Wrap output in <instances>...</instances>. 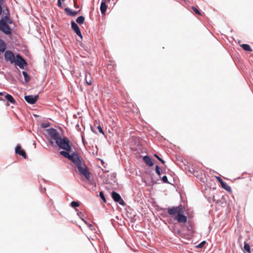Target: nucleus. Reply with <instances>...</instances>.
Masks as SVG:
<instances>
[{
	"label": "nucleus",
	"mask_w": 253,
	"mask_h": 253,
	"mask_svg": "<svg viewBox=\"0 0 253 253\" xmlns=\"http://www.w3.org/2000/svg\"><path fill=\"white\" fill-rule=\"evenodd\" d=\"M159 161H161V163H162L163 164H165V161H164L163 159H162L161 158L160 159V160Z\"/></svg>",
	"instance_id": "nucleus-35"
},
{
	"label": "nucleus",
	"mask_w": 253,
	"mask_h": 253,
	"mask_svg": "<svg viewBox=\"0 0 253 253\" xmlns=\"http://www.w3.org/2000/svg\"><path fill=\"white\" fill-rule=\"evenodd\" d=\"M46 132L50 138L52 140H54L56 143L61 137L60 134L57 130L53 128H50L46 129Z\"/></svg>",
	"instance_id": "nucleus-5"
},
{
	"label": "nucleus",
	"mask_w": 253,
	"mask_h": 253,
	"mask_svg": "<svg viewBox=\"0 0 253 253\" xmlns=\"http://www.w3.org/2000/svg\"><path fill=\"white\" fill-rule=\"evenodd\" d=\"M51 144H53V142L52 141H50Z\"/></svg>",
	"instance_id": "nucleus-39"
},
{
	"label": "nucleus",
	"mask_w": 253,
	"mask_h": 253,
	"mask_svg": "<svg viewBox=\"0 0 253 253\" xmlns=\"http://www.w3.org/2000/svg\"><path fill=\"white\" fill-rule=\"evenodd\" d=\"M22 74L24 77L25 82H28L30 80V78L29 76L28 75V74L25 71H23Z\"/></svg>",
	"instance_id": "nucleus-21"
},
{
	"label": "nucleus",
	"mask_w": 253,
	"mask_h": 253,
	"mask_svg": "<svg viewBox=\"0 0 253 253\" xmlns=\"http://www.w3.org/2000/svg\"><path fill=\"white\" fill-rule=\"evenodd\" d=\"M76 22L79 24H82L84 22V17L83 16L78 17L76 19Z\"/></svg>",
	"instance_id": "nucleus-19"
},
{
	"label": "nucleus",
	"mask_w": 253,
	"mask_h": 253,
	"mask_svg": "<svg viewBox=\"0 0 253 253\" xmlns=\"http://www.w3.org/2000/svg\"><path fill=\"white\" fill-rule=\"evenodd\" d=\"M143 160L145 164L149 167H152L153 166L154 164L151 160V159L148 156H145L143 157Z\"/></svg>",
	"instance_id": "nucleus-13"
},
{
	"label": "nucleus",
	"mask_w": 253,
	"mask_h": 253,
	"mask_svg": "<svg viewBox=\"0 0 253 253\" xmlns=\"http://www.w3.org/2000/svg\"><path fill=\"white\" fill-rule=\"evenodd\" d=\"M74 5L75 7H76V8L78 7V6L77 5V0H74Z\"/></svg>",
	"instance_id": "nucleus-32"
},
{
	"label": "nucleus",
	"mask_w": 253,
	"mask_h": 253,
	"mask_svg": "<svg viewBox=\"0 0 253 253\" xmlns=\"http://www.w3.org/2000/svg\"><path fill=\"white\" fill-rule=\"evenodd\" d=\"M42 126L43 127H47V126H46V125H44V124H43V125H42Z\"/></svg>",
	"instance_id": "nucleus-36"
},
{
	"label": "nucleus",
	"mask_w": 253,
	"mask_h": 253,
	"mask_svg": "<svg viewBox=\"0 0 253 253\" xmlns=\"http://www.w3.org/2000/svg\"><path fill=\"white\" fill-rule=\"evenodd\" d=\"M192 9L197 14H198L199 15H202V13H201V12L199 10V9L197 8H196V7L193 6L192 7Z\"/></svg>",
	"instance_id": "nucleus-24"
},
{
	"label": "nucleus",
	"mask_w": 253,
	"mask_h": 253,
	"mask_svg": "<svg viewBox=\"0 0 253 253\" xmlns=\"http://www.w3.org/2000/svg\"><path fill=\"white\" fill-rule=\"evenodd\" d=\"M97 129H98L100 133L104 134V131L103 130V129L102 128V127H101L100 126H97Z\"/></svg>",
	"instance_id": "nucleus-28"
},
{
	"label": "nucleus",
	"mask_w": 253,
	"mask_h": 253,
	"mask_svg": "<svg viewBox=\"0 0 253 253\" xmlns=\"http://www.w3.org/2000/svg\"><path fill=\"white\" fill-rule=\"evenodd\" d=\"M111 0H102L100 5V11L102 14H105L108 6L106 3H108Z\"/></svg>",
	"instance_id": "nucleus-11"
},
{
	"label": "nucleus",
	"mask_w": 253,
	"mask_h": 253,
	"mask_svg": "<svg viewBox=\"0 0 253 253\" xmlns=\"http://www.w3.org/2000/svg\"><path fill=\"white\" fill-rule=\"evenodd\" d=\"M15 153L20 156H22L25 159L26 158V153L25 151L22 149V148L20 145H17L15 148Z\"/></svg>",
	"instance_id": "nucleus-9"
},
{
	"label": "nucleus",
	"mask_w": 253,
	"mask_h": 253,
	"mask_svg": "<svg viewBox=\"0 0 253 253\" xmlns=\"http://www.w3.org/2000/svg\"><path fill=\"white\" fill-rule=\"evenodd\" d=\"M241 46L246 51L251 52L253 50L250 45L248 44H242Z\"/></svg>",
	"instance_id": "nucleus-18"
},
{
	"label": "nucleus",
	"mask_w": 253,
	"mask_h": 253,
	"mask_svg": "<svg viewBox=\"0 0 253 253\" xmlns=\"http://www.w3.org/2000/svg\"><path fill=\"white\" fill-rule=\"evenodd\" d=\"M6 22L7 23V24H12L13 21L12 20V19L11 18H9L8 20H7L6 21Z\"/></svg>",
	"instance_id": "nucleus-31"
},
{
	"label": "nucleus",
	"mask_w": 253,
	"mask_h": 253,
	"mask_svg": "<svg viewBox=\"0 0 253 253\" xmlns=\"http://www.w3.org/2000/svg\"><path fill=\"white\" fill-rule=\"evenodd\" d=\"M25 100L31 104H35L38 100L39 96L36 95H27L25 96Z\"/></svg>",
	"instance_id": "nucleus-7"
},
{
	"label": "nucleus",
	"mask_w": 253,
	"mask_h": 253,
	"mask_svg": "<svg viewBox=\"0 0 253 253\" xmlns=\"http://www.w3.org/2000/svg\"><path fill=\"white\" fill-rule=\"evenodd\" d=\"M0 30L8 35L12 33L10 27L6 21L3 19L0 20Z\"/></svg>",
	"instance_id": "nucleus-4"
},
{
	"label": "nucleus",
	"mask_w": 253,
	"mask_h": 253,
	"mask_svg": "<svg viewBox=\"0 0 253 253\" xmlns=\"http://www.w3.org/2000/svg\"><path fill=\"white\" fill-rule=\"evenodd\" d=\"M71 206L73 208H76L79 207L80 206V204L78 202L73 201L71 203Z\"/></svg>",
	"instance_id": "nucleus-23"
},
{
	"label": "nucleus",
	"mask_w": 253,
	"mask_h": 253,
	"mask_svg": "<svg viewBox=\"0 0 253 253\" xmlns=\"http://www.w3.org/2000/svg\"><path fill=\"white\" fill-rule=\"evenodd\" d=\"M154 156H155L157 159H158L159 160H160V159H161V158H160V157H159V156L158 155H157V154H154Z\"/></svg>",
	"instance_id": "nucleus-34"
},
{
	"label": "nucleus",
	"mask_w": 253,
	"mask_h": 253,
	"mask_svg": "<svg viewBox=\"0 0 253 253\" xmlns=\"http://www.w3.org/2000/svg\"><path fill=\"white\" fill-rule=\"evenodd\" d=\"M6 49V44L4 42L0 40V51L3 52Z\"/></svg>",
	"instance_id": "nucleus-17"
},
{
	"label": "nucleus",
	"mask_w": 253,
	"mask_h": 253,
	"mask_svg": "<svg viewBox=\"0 0 253 253\" xmlns=\"http://www.w3.org/2000/svg\"><path fill=\"white\" fill-rule=\"evenodd\" d=\"M206 243V241H204L202 242L201 243H200L199 245L196 246V248L198 249H201L205 246Z\"/></svg>",
	"instance_id": "nucleus-22"
},
{
	"label": "nucleus",
	"mask_w": 253,
	"mask_h": 253,
	"mask_svg": "<svg viewBox=\"0 0 253 253\" xmlns=\"http://www.w3.org/2000/svg\"><path fill=\"white\" fill-rule=\"evenodd\" d=\"M65 10L66 11L67 15H68L69 16H72L76 15L78 14V11H72L69 8H66L65 9Z\"/></svg>",
	"instance_id": "nucleus-15"
},
{
	"label": "nucleus",
	"mask_w": 253,
	"mask_h": 253,
	"mask_svg": "<svg viewBox=\"0 0 253 253\" xmlns=\"http://www.w3.org/2000/svg\"><path fill=\"white\" fill-rule=\"evenodd\" d=\"M3 95V93L2 92H0V95Z\"/></svg>",
	"instance_id": "nucleus-38"
},
{
	"label": "nucleus",
	"mask_w": 253,
	"mask_h": 253,
	"mask_svg": "<svg viewBox=\"0 0 253 253\" xmlns=\"http://www.w3.org/2000/svg\"><path fill=\"white\" fill-rule=\"evenodd\" d=\"M244 249L248 253H251L250 246L248 243L245 242Z\"/></svg>",
	"instance_id": "nucleus-20"
},
{
	"label": "nucleus",
	"mask_w": 253,
	"mask_h": 253,
	"mask_svg": "<svg viewBox=\"0 0 253 253\" xmlns=\"http://www.w3.org/2000/svg\"><path fill=\"white\" fill-rule=\"evenodd\" d=\"M99 195H100V197H101V198L102 199V200L104 202L106 203V199H105V196H104V193L102 191H101L100 193H99Z\"/></svg>",
	"instance_id": "nucleus-25"
},
{
	"label": "nucleus",
	"mask_w": 253,
	"mask_h": 253,
	"mask_svg": "<svg viewBox=\"0 0 253 253\" xmlns=\"http://www.w3.org/2000/svg\"><path fill=\"white\" fill-rule=\"evenodd\" d=\"M0 100H1V101H3V100H3V99L2 98H0Z\"/></svg>",
	"instance_id": "nucleus-37"
},
{
	"label": "nucleus",
	"mask_w": 253,
	"mask_h": 253,
	"mask_svg": "<svg viewBox=\"0 0 253 253\" xmlns=\"http://www.w3.org/2000/svg\"><path fill=\"white\" fill-rule=\"evenodd\" d=\"M84 80H85V83L87 85H90L92 84V78L91 77L90 74H89V73H85Z\"/></svg>",
	"instance_id": "nucleus-12"
},
{
	"label": "nucleus",
	"mask_w": 253,
	"mask_h": 253,
	"mask_svg": "<svg viewBox=\"0 0 253 253\" xmlns=\"http://www.w3.org/2000/svg\"><path fill=\"white\" fill-rule=\"evenodd\" d=\"M57 5L59 7L62 6V3L61 2V0H58Z\"/></svg>",
	"instance_id": "nucleus-33"
},
{
	"label": "nucleus",
	"mask_w": 253,
	"mask_h": 253,
	"mask_svg": "<svg viewBox=\"0 0 253 253\" xmlns=\"http://www.w3.org/2000/svg\"><path fill=\"white\" fill-rule=\"evenodd\" d=\"M5 98L13 104H15L16 102L13 96L9 94L6 93L4 96Z\"/></svg>",
	"instance_id": "nucleus-14"
},
{
	"label": "nucleus",
	"mask_w": 253,
	"mask_h": 253,
	"mask_svg": "<svg viewBox=\"0 0 253 253\" xmlns=\"http://www.w3.org/2000/svg\"><path fill=\"white\" fill-rule=\"evenodd\" d=\"M156 172L157 173V174L160 176L161 175V170L159 166H156Z\"/></svg>",
	"instance_id": "nucleus-26"
},
{
	"label": "nucleus",
	"mask_w": 253,
	"mask_h": 253,
	"mask_svg": "<svg viewBox=\"0 0 253 253\" xmlns=\"http://www.w3.org/2000/svg\"><path fill=\"white\" fill-rule=\"evenodd\" d=\"M162 180L164 183H168V178L166 175L162 177Z\"/></svg>",
	"instance_id": "nucleus-27"
},
{
	"label": "nucleus",
	"mask_w": 253,
	"mask_h": 253,
	"mask_svg": "<svg viewBox=\"0 0 253 253\" xmlns=\"http://www.w3.org/2000/svg\"><path fill=\"white\" fill-rule=\"evenodd\" d=\"M221 187L227 191L230 192L231 191V187L224 181L221 183Z\"/></svg>",
	"instance_id": "nucleus-16"
},
{
	"label": "nucleus",
	"mask_w": 253,
	"mask_h": 253,
	"mask_svg": "<svg viewBox=\"0 0 253 253\" xmlns=\"http://www.w3.org/2000/svg\"><path fill=\"white\" fill-rule=\"evenodd\" d=\"M168 212L170 215H174V219L178 222L185 223L187 222V217L183 215V211L181 206L168 208Z\"/></svg>",
	"instance_id": "nucleus-3"
},
{
	"label": "nucleus",
	"mask_w": 253,
	"mask_h": 253,
	"mask_svg": "<svg viewBox=\"0 0 253 253\" xmlns=\"http://www.w3.org/2000/svg\"><path fill=\"white\" fill-rule=\"evenodd\" d=\"M71 27L72 29L75 31V32L81 38H82V35L81 32L80 31V28L78 25L74 22L72 21L71 22Z\"/></svg>",
	"instance_id": "nucleus-10"
},
{
	"label": "nucleus",
	"mask_w": 253,
	"mask_h": 253,
	"mask_svg": "<svg viewBox=\"0 0 253 253\" xmlns=\"http://www.w3.org/2000/svg\"><path fill=\"white\" fill-rule=\"evenodd\" d=\"M112 197L115 202L119 203L121 205H124V201L122 199L120 195L117 192L114 191L112 192Z\"/></svg>",
	"instance_id": "nucleus-6"
},
{
	"label": "nucleus",
	"mask_w": 253,
	"mask_h": 253,
	"mask_svg": "<svg viewBox=\"0 0 253 253\" xmlns=\"http://www.w3.org/2000/svg\"><path fill=\"white\" fill-rule=\"evenodd\" d=\"M56 143L60 149L65 150L60 151V154L71 160L78 169L80 173L84 175L86 179L89 180L90 177V172L84 161L75 153L71 155L69 154L72 150V144L69 139L65 137L63 138L61 137Z\"/></svg>",
	"instance_id": "nucleus-1"
},
{
	"label": "nucleus",
	"mask_w": 253,
	"mask_h": 253,
	"mask_svg": "<svg viewBox=\"0 0 253 253\" xmlns=\"http://www.w3.org/2000/svg\"><path fill=\"white\" fill-rule=\"evenodd\" d=\"M15 56L10 50H6L4 53V58L5 61H9L11 64L14 63L16 65L18 66L20 68H24V65H27L26 61L19 54Z\"/></svg>",
	"instance_id": "nucleus-2"
},
{
	"label": "nucleus",
	"mask_w": 253,
	"mask_h": 253,
	"mask_svg": "<svg viewBox=\"0 0 253 253\" xmlns=\"http://www.w3.org/2000/svg\"><path fill=\"white\" fill-rule=\"evenodd\" d=\"M62 1H64L65 0H62Z\"/></svg>",
	"instance_id": "nucleus-40"
},
{
	"label": "nucleus",
	"mask_w": 253,
	"mask_h": 253,
	"mask_svg": "<svg viewBox=\"0 0 253 253\" xmlns=\"http://www.w3.org/2000/svg\"><path fill=\"white\" fill-rule=\"evenodd\" d=\"M2 8H3V13L5 15H9V10L7 7L4 4L3 0H0V15L2 12Z\"/></svg>",
	"instance_id": "nucleus-8"
},
{
	"label": "nucleus",
	"mask_w": 253,
	"mask_h": 253,
	"mask_svg": "<svg viewBox=\"0 0 253 253\" xmlns=\"http://www.w3.org/2000/svg\"><path fill=\"white\" fill-rule=\"evenodd\" d=\"M216 178L217 180L220 182V184L221 183V182H223L222 179L220 177L217 176Z\"/></svg>",
	"instance_id": "nucleus-30"
},
{
	"label": "nucleus",
	"mask_w": 253,
	"mask_h": 253,
	"mask_svg": "<svg viewBox=\"0 0 253 253\" xmlns=\"http://www.w3.org/2000/svg\"><path fill=\"white\" fill-rule=\"evenodd\" d=\"M10 18L9 17V15H5V16H4V18L2 19L3 20H4L5 21H6L7 20H8Z\"/></svg>",
	"instance_id": "nucleus-29"
}]
</instances>
